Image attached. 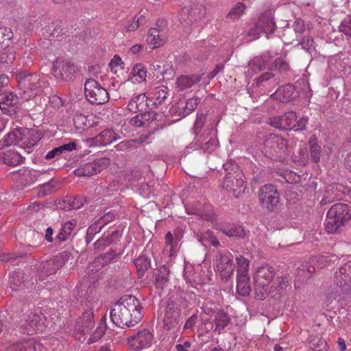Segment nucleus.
Here are the masks:
<instances>
[{
    "label": "nucleus",
    "instance_id": "8fccbe9b",
    "mask_svg": "<svg viewBox=\"0 0 351 351\" xmlns=\"http://www.w3.org/2000/svg\"><path fill=\"white\" fill-rule=\"evenodd\" d=\"M198 237L199 241H200L204 245L207 244H210L214 247H218L220 245V243L217 238L213 235V232L210 230H208L204 235L197 236Z\"/></svg>",
    "mask_w": 351,
    "mask_h": 351
},
{
    "label": "nucleus",
    "instance_id": "412c9836",
    "mask_svg": "<svg viewBox=\"0 0 351 351\" xmlns=\"http://www.w3.org/2000/svg\"><path fill=\"white\" fill-rule=\"evenodd\" d=\"M201 99L198 97H193L186 102L180 101L178 105L172 109L173 113L180 117H184L191 114L199 104Z\"/></svg>",
    "mask_w": 351,
    "mask_h": 351
},
{
    "label": "nucleus",
    "instance_id": "cd10ccee",
    "mask_svg": "<svg viewBox=\"0 0 351 351\" xmlns=\"http://www.w3.org/2000/svg\"><path fill=\"white\" fill-rule=\"evenodd\" d=\"M295 90V86L291 84H288L286 86L278 88L271 97L275 100L287 103L291 100Z\"/></svg>",
    "mask_w": 351,
    "mask_h": 351
},
{
    "label": "nucleus",
    "instance_id": "c9c22d12",
    "mask_svg": "<svg viewBox=\"0 0 351 351\" xmlns=\"http://www.w3.org/2000/svg\"><path fill=\"white\" fill-rule=\"evenodd\" d=\"M237 290L239 295L243 296L248 295L251 292L249 275H237Z\"/></svg>",
    "mask_w": 351,
    "mask_h": 351
},
{
    "label": "nucleus",
    "instance_id": "4c0bfd02",
    "mask_svg": "<svg viewBox=\"0 0 351 351\" xmlns=\"http://www.w3.org/2000/svg\"><path fill=\"white\" fill-rule=\"evenodd\" d=\"M147 70L142 64H135L131 71L130 79L133 83H141L145 81Z\"/></svg>",
    "mask_w": 351,
    "mask_h": 351
},
{
    "label": "nucleus",
    "instance_id": "f03ea898",
    "mask_svg": "<svg viewBox=\"0 0 351 351\" xmlns=\"http://www.w3.org/2000/svg\"><path fill=\"white\" fill-rule=\"evenodd\" d=\"M276 272L274 269L269 265H263L258 268L254 276V283L256 298L263 300L278 287L282 288L285 283L280 278H277L278 286L276 282H274Z\"/></svg>",
    "mask_w": 351,
    "mask_h": 351
},
{
    "label": "nucleus",
    "instance_id": "bb28decb",
    "mask_svg": "<svg viewBox=\"0 0 351 351\" xmlns=\"http://www.w3.org/2000/svg\"><path fill=\"white\" fill-rule=\"evenodd\" d=\"M116 256V252L110 250L108 252L99 255L88 266V269L94 271L99 270L104 265L110 263Z\"/></svg>",
    "mask_w": 351,
    "mask_h": 351
},
{
    "label": "nucleus",
    "instance_id": "bf43d9fd",
    "mask_svg": "<svg viewBox=\"0 0 351 351\" xmlns=\"http://www.w3.org/2000/svg\"><path fill=\"white\" fill-rule=\"evenodd\" d=\"M140 143L138 139H130L123 141L117 145V149L120 151H131L136 148L137 145Z\"/></svg>",
    "mask_w": 351,
    "mask_h": 351
},
{
    "label": "nucleus",
    "instance_id": "f3484780",
    "mask_svg": "<svg viewBox=\"0 0 351 351\" xmlns=\"http://www.w3.org/2000/svg\"><path fill=\"white\" fill-rule=\"evenodd\" d=\"M180 316V304L173 300L168 301L165 309L164 328L167 330L175 329L179 324Z\"/></svg>",
    "mask_w": 351,
    "mask_h": 351
},
{
    "label": "nucleus",
    "instance_id": "c03bdc74",
    "mask_svg": "<svg viewBox=\"0 0 351 351\" xmlns=\"http://www.w3.org/2000/svg\"><path fill=\"white\" fill-rule=\"evenodd\" d=\"M138 274L140 277L143 276L145 271L150 267V260L145 255H141L134 261Z\"/></svg>",
    "mask_w": 351,
    "mask_h": 351
},
{
    "label": "nucleus",
    "instance_id": "49530a36",
    "mask_svg": "<svg viewBox=\"0 0 351 351\" xmlns=\"http://www.w3.org/2000/svg\"><path fill=\"white\" fill-rule=\"evenodd\" d=\"M343 226H344V224L342 222H341V220L339 221L335 217L327 215V220L325 225V229L328 233H335Z\"/></svg>",
    "mask_w": 351,
    "mask_h": 351
},
{
    "label": "nucleus",
    "instance_id": "774afa93",
    "mask_svg": "<svg viewBox=\"0 0 351 351\" xmlns=\"http://www.w3.org/2000/svg\"><path fill=\"white\" fill-rule=\"evenodd\" d=\"M313 44H314L313 39L309 36L304 37L300 42V45H301L302 47L309 52L313 48Z\"/></svg>",
    "mask_w": 351,
    "mask_h": 351
},
{
    "label": "nucleus",
    "instance_id": "0e129e2a",
    "mask_svg": "<svg viewBox=\"0 0 351 351\" xmlns=\"http://www.w3.org/2000/svg\"><path fill=\"white\" fill-rule=\"evenodd\" d=\"M308 121V118L307 117H302L298 120L296 119L295 122L294 128H292V130L295 131H301L304 130L306 128V125Z\"/></svg>",
    "mask_w": 351,
    "mask_h": 351
},
{
    "label": "nucleus",
    "instance_id": "a211bd4d",
    "mask_svg": "<svg viewBox=\"0 0 351 351\" xmlns=\"http://www.w3.org/2000/svg\"><path fill=\"white\" fill-rule=\"evenodd\" d=\"M275 23L271 11H267L261 14L254 27L249 31L250 36H256L261 33L271 34L275 30Z\"/></svg>",
    "mask_w": 351,
    "mask_h": 351
},
{
    "label": "nucleus",
    "instance_id": "052dcab7",
    "mask_svg": "<svg viewBox=\"0 0 351 351\" xmlns=\"http://www.w3.org/2000/svg\"><path fill=\"white\" fill-rule=\"evenodd\" d=\"M30 135L29 139L27 141L22 143L21 146H26L27 147H32L36 145L38 142L41 139V134L36 131L28 132Z\"/></svg>",
    "mask_w": 351,
    "mask_h": 351
},
{
    "label": "nucleus",
    "instance_id": "e433bc0d",
    "mask_svg": "<svg viewBox=\"0 0 351 351\" xmlns=\"http://www.w3.org/2000/svg\"><path fill=\"white\" fill-rule=\"evenodd\" d=\"M169 91L167 86L157 87L154 93V101L152 105L156 108L162 105H166L168 100Z\"/></svg>",
    "mask_w": 351,
    "mask_h": 351
},
{
    "label": "nucleus",
    "instance_id": "aec40b11",
    "mask_svg": "<svg viewBox=\"0 0 351 351\" xmlns=\"http://www.w3.org/2000/svg\"><path fill=\"white\" fill-rule=\"evenodd\" d=\"M297 119L296 112L289 111L283 115L275 116L269 119L268 123L280 130H291L294 128V124Z\"/></svg>",
    "mask_w": 351,
    "mask_h": 351
},
{
    "label": "nucleus",
    "instance_id": "13d9d810",
    "mask_svg": "<svg viewBox=\"0 0 351 351\" xmlns=\"http://www.w3.org/2000/svg\"><path fill=\"white\" fill-rule=\"evenodd\" d=\"M206 120V114L204 113L197 114V117L193 128V134L195 135V137L199 136V133L205 124Z\"/></svg>",
    "mask_w": 351,
    "mask_h": 351
},
{
    "label": "nucleus",
    "instance_id": "473e14b6",
    "mask_svg": "<svg viewBox=\"0 0 351 351\" xmlns=\"http://www.w3.org/2000/svg\"><path fill=\"white\" fill-rule=\"evenodd\" d=\"M201 76L198 74L191 75H181L177 78L176 85L180 90H184L192 87L201 80Z\"/></svg>",
    "mask_w": 351,
    "mask_h": 351
},
{
    "label": "nucleus",
    "instance_id": "f704fd0d",
    "mask_svg": "<svg viewBox=\"0 0 351 351\" xmlns=\"http://www.w3.org/2000/svg\"><path fill=\"white\" fill-rule=\"evenodd\" d=\"M271 56L264 54L261 56L254 57L249 62V69H251L253 73H257L262 71L265 68L267 62L269 61Z\"/></svg>",
    "mask_w": 351,
    "mask_h": 351
},
{
    "label": "nucleus",
    "instance_id": "c85d7f7f",
    "mask_svg": "<svg viewBox=\"0 0 351 351\" xmlns=\"http://www.w3.org/2000/svg\"><path fill=\"white\" fill-rule=\"evenodd\" d=\"M191 209V213L198 215L205 220L211 221L214 219L213 208L210 204H202L199 202H195Z\"/></svg>",
    "mask_w": 351,
    "mask_h": 351
},
{
    "label": "nucleus",
    "instance_id": "2eb2a0df",
    "mask_svg": "<svg viewBox=\"0 0 351 351\" xmlns=\"http://www.w3.org/2000/svg\"><path fill=\"white\" fill-rule=\"evenodd\" d=\"M19 105L20 99L14 93L0 90V109L4 114L15 116Z\"/></svg>",
    "mask_w": 351,
    "mask_h": 351
},
{
    "label": "nucleus",
    "instance_id": "9b49d317",
    "mask_svg": "<svg viewBox=\"0 0 351 351\" xmlns=\"http://www.w3.org/2000/svg\"><path fill=\"white\" fill-rule=\"evenodd\" d=\"M258 198L263 208L273 211L279 204L280 196L274 185L265 184L260 189Z\"/></svg>",
    "mask_w": 351,
    "mask_h": 351
},
{
    "label": "nucleus",
    "instance_id": "4be33fe9",
    "mask_svg": "<svg viewBox=\"0 0 351 351\" xmlns=\"http://www.w3.org/2000/svg\"><path fill=\"white\" fill-rule=\"evenodd\" d=\"M27 131L20 128H14L10 132L1 142L2 147H8L10 145H20L24 142L25 137Z\"/></svg>",
    "mask_w": 351,
    "mask_h": 351
},
{
    "label": "nucleus",
    "instance_id": "a19ab883",
    "mask_svg": "<svg viewBox=\"0 0 351 351\" xmlns=\"http://www.w3.org/2000/svg\"><path fill=\"white\" fill-rule=\"evenodd\" d=\"M1 160L7 165L16 166L22 162L23 157L18 152L10 150L3 154L2 158L0 156Z\"/></svg>",
    "mask_w": 351,
    "mask_h": 351
},
{
    "label": "nucleus",
    "instance_id": "6ab92c4d",
    "mask_svg": "<svg viewBox=\"0 0 351 351\" xmlns=\"http://www.w3.org/2000/svg\"><path fill=\"white\" fill-rule=\"evenodd\" d=\"M110 160L108 158L103 157L92 162L82 165L75 170V173L79 177L91 176L106 169L110 165Z\"/></svg>",
    "mask_w": 351,
    "mask_h": 351
},
{
    "label": "nucleus",
    "instance_id": "1a4fd4ad",
    "mask_svg": "<svg viewBox=\"0 0 351 351\" xmlns=\"http://www.w3.org/2000/svg\"><path fill=\"white\" fill-rule=\"evenodd\" d=\"M215 269L223 280L228 281L234 271L232 254L229 252H219L216 256Z\"/></svg>",
    "mask_w": 351,
    "mask_h": 351
},
{
    "label": "nucleus",
    "instance_id": "423d86ee",
    "mask_svg": "<svg viewBox=\"0 0 351 351\" xmlns=\"http://www.w3.org/2000/svg\"><path fill=\"white\" fill-rule=\"evenodd\" d=\"M263 152L271 160H282L287 156V142L280 136L271 134L265 140Z\"/></svg>",
    "mask_w": 351,
    "mask_h": 351
},
{
    "label": "nucleus",
    "instance_id": "20e7f679",
    "mask_svg": "<svg viewBox=\"0 0 351 351\" xmlns=\"http://www.w3.org/2000/svg\"><path fill=\"white\" fill-rule=\"evenodd\" d=\"M231 171H228L221 184V187L228 192H232L236 197H239L246 189L245 176L237 164H226L223 165L226 171L230 167Z\"/></svg>",
    "mask_w": 351,
    "mask_h": 351
},
{
    "label": "nucleus",
    "instance_id": "680f3d73",
    "mask_svg": "<svg viewBox=\"0 0 351 351\" xmlns=\"http://www.w3.org/2000/svg\"><path fill=\"white\" fill-rule=\"evenodd\" d=\"M104 225L101 223L100 221H98L97 223H95L94 224H92L87 230V239H92V237L97 233L99 232Z\"/></svg>",
    "mask_w": 351,
    "mask_h": 351
},
{
    "label": "nucleus",
    "instance_id": "b1692460",
    "mask_svg": "<svg viewBox=\"0 0 351 351\" xmlns=\"http://www.w3.org/2000/svg\"><path fill=\"white\" fill-rule=\"evenodd\" d=\"M8 351H45L43 345L33 339L10 346Z\"/></svg>",
    "mask_w": 351,
    "mask_h": 351
},
{
    "label": "nucleus",
    "instance_id": "3c124183",
    "mask_svg": "<svg viewBox=\"0 0 351 351\" xmlns=\"http://www.w3.org/2000/svg\"><path fill=\"white\" fill-rule=\"evenodd\" d=\"M220 230L229 237L243 238L245 236V231L241 226H235L231 228H223Z\"/></svg>",
    "mask_w": 351,
    "mask_h": 351
},
{
    "label": "nucleus",
    "instance_id": "de8ad7c7",
    "mask_svg": "<svg viewBox=\"0 0 351 351\" xmlns=\"http://www.w3.org/2000/svg\"><path fill=\"white\" fill-rule=\"evenodd\" d=\"M145 17L143 15H141L139 16H135L132 19L128 21L124 25V29L127 32H132L135 31L138 29V27L145 23Z\"/></svg>",
    "mask_w": 351,
    "mask_h": 351
},
{
    "label": "nucleus",
    "instance_id": "5fc2aeb1",
    "mask_svg": "<svg viewBox=\"0 0 351 351\" xmlns=\"http://www.w3.org/2000/svg\"><path fill=\"white\" fill-rule=\"evenodd\" d=\"M339 29L341 32L346 36V40H351V14L343 19Z\"/></svg>",
    "mask_w": 351,
    "mask_h": 351
},
{
    "label": "nucleus",
    "instance_id": "9d476101",
    "mask_svg": "<svg viewBox=\"0 0 351 351\" xmlns=\"http://www.w3.org/2000/svg\"><path fill=\"white\" fill-rule=\"evenodd\" d=\"M95 326L93 312L91 308L85 311L77 319L75 328L74 336L79 341H84L85 335L91 332Z\"/></svg>",
    "mask_w": 351,
    "mask_h": 351
},
{
    "label": "nucleus",
    "instance_id": "5701e85b",
    "mask_svg": "<svg viewBox=\"0 0 351 351\" xmlns=\"http://www.w3.org/2000/svg\"><path fill=\"white\" fill-rule=\"evenodd\" d=\"M328 216H331L341 220L343 224L351 219L348 206L346 204L338 203L334 204L328 211Z\"/></svg>",
    "mask_w": 351,
    "mask_h": 351
},
{
    "label": "nucleus",
    "instance_id": "09e8293b",
    "mask_svg": "<svg viewBox=\"0 0 351 351\" xmlns=\"http://www.w3.org/2000/svg\"><path fill=\"white\" fill-rule=\"evenodd\" d=\"M23 258V255L21 254L3 253L0 254L1 261L10 263L12 265H18Z\"/></svg>",
    "mask_w": 351,
    "mask_h": 351
},
{
    "label": "nucleus",
    "instance_id": "f257e3e1",
    "mask_svg": "<svg viewBox=\"0 0 351 351\" xmlns=\"http://www.w3.org/2000/svg\"><path fill=\"white\" fill-rule=\"evenodd\" d=\"M142 308L140 301L135 296L125 295L112 306L110 316L115 325L121 328L130 327L142 319Z\"/></svg>",
    "mask_w": 351,
    "mask_h": 351
},
{
    "label": "nucleus",
    "instance_id": "37998d69",
    "mask_svg": "<svg viewBox=\"0 0 351 351\" xmlns=\"http://www.w3.org/2000/svg\"><path fill=\"white\" fill-rule=\"evenodd\" d=\"M75 149V144L74 143H70L64 144L53 149L52 150L47 152L45 156L47 160L54 158L55 157L61 155L66 152H71Z\"/></svg>",
    "mask_w": 351,
    "mask_h": 351
},
{
    "label": "nucleus",
    "instance_id": "79ce46f5",
    "mask_svg": "<svg viewBox=\"0 0 351 351\" xmlns=\"http://www.w3.org/2000/svg\"><path fill=\"white\" fill-rule=\"evenodd\" d=\"M206 15V7L202 4L193 5L188 13V19L193 21H199L204 18Z\"/></svg>",
    "mask_w": 351,
    "mask_h": 351
},
{
    "label": "nucleus",
    "instance_id": "f8f14e48",
    "mask_svg": "<svg viewBox=\"0 0 351 351\" xmlns=\"http://www.w3.org/2000/svg\"><path fill=\"white\" fill-rule=\"evenodd\" d=\"M210 127L194 138L199 143V148L208 153L213 152L219 145L217 138V130L213 124Z\"/></svg>",
    "mask_w": 351,
    "mask_h": 351
},
{
    "label": "nucleus",
    "instance_id": "4468645a",
    "mask_svg": "<svg viewBox=\"0 0 351 351\" xmlns=\"http://www.w3.org/2000/svg\"><path fill=\"white\" fill-rule=\"evenodd\" d=\"M154 341V335L149 329L143 328L128 338V345L134 350L149 348Z\"/></svg>",
    "mask_w": 351,
    "mask_h": 351
},
{
    "label": "nucleus",
    "instance_id": "ea45409f",
    "mask_svg": "<svg viewBox=\"0 0 351 351\" xmlns=\"http://www.w3.org/2000/svg\"><path fill=\"white\" fill-rule=\"evenodd\" d=\"M169 281V268L162 265L159 267L156 274L155 284L158 288L163 289Z\"/></svg>",
    "mask_w": 351,
    "mask_h": 351
},
{
    "label": "nucleus",
    "instance_id": "4d7b16f0",
    "mask_svg": "<svg viewBox=\"0 0 351 351\" xmlns=\"http://www.w3.org/2000/svg\"><path fill=\"white\" fill-rule=\"evenodd\" d=\"M245 10V5L242 3H238L227 14L226 18L232 21L239 19Z\"/></svg>",
    "mask_w": 351,
    "mask_h": 351
},
{
    "label": "nucleus",
    "instance_id": "7ed1b4c3",
    "mask_svg": "<svg viewBox=\"0 0 351 351\" xmlns=\"http://www.w3.org/2000/svg\"><path fill=\"white\" fill-rule=\"evenodd\" d=\"M16 80L23 99L28 101L43 91L42 82L34 73L20 71L16 73Z\"/></svg>",
    "mask_w": 351,
    "mask_h": 351
},
{
    "label": "nucleus",
    "instance_id": "2f4dec72",
    "mask_svg": "<svg viewBox=\"0 0 351 351\" xmlns=\"http://www.w3.org/2000/svg\"><path fill=\"white\" fill-rule=\"evenodd\" d=\"M165 41V36L162 32L156 28H151L147 35V43L152 48L160 47Z\"/></svg>",
    "mask_w": 351,
    "mask_h": 351
},
{
    "label": "nucleus",
    "instance_id": "0eeeda50",
    "mask_svg": "<svg viewBox=\"0 0 351 351\" xmlns=\"http://www.w3.org/2000/svg\"><path fill=\"white\" fill-rule=\"evenodd\" d=\"M46 316L40 311L32 312L21 318L19 328L23 334L32 335L38 332H43L46 327Z\"/></svg>",
    "mask_w": 351,
    "mask_h": 351
},
{
    "label": "nucleus",
    "instance_id": "864d4df0",
    "mask_svg": "<svg viewBox=\"0 0 351 351\" xmlns=\"http://www.w3.org/2000/svg\"><path fill=\"white\" fill-rule=\"evenodd\" d=\"M236 262L237 264V275H249V261L243 256H239L236 257Z\"/></svg>",
    "mask_w": 351,
    "mask_h": 351
},
{
    "label": "nucleus",
    "instance_id": "6e6552de",
    "mask_svg": "<svg viewBox=\"0 0 351 351\" xmlns=\"http://www.w3.org/2000/svg\"><path fill=\"white\" fill-rule=\"evenodd\" d=\"M84 93L87 100L93 104H104L110 99L108 90L94 79H88L86 81Z\"/></svg>",
    "mask_w": 351,
    "mask_h": 351
},
{
    "label": "nucleus",
    "instance_id": "39448f33",
    "mask_svg": "<svg viewBox=\"0 0 351 351\" xmlns=\"http://www.w3.org/2000/svg\"><path fill=\"white\" fill-rule=\"evenodd\" d=\"M334 282L338 287L335 291L328 293L327 299L331 302L332 299L339 300L341 294L348 291L347 287L351 284V260L341 264L334 274Z\"/></svg>",
    "mask_w": 351,
    "mask_h": 351
},
{
    "label": "nucleus",
    "instance_id": "393cba45",
    "mask_svg": "<svg viewBox=\"0 0 351 351\" xmlns=\"http://www.w3.org/2000/svg\"><path fill=\"white\" fill-rule=\"evenodd\" d=\"M86 202L84 196H66L60 202V208L65 210H77L82 208Z\"/></svg>",
    "mask_w": 351,
    "mask_h": 351
},
{
    "label": "nucleus",
    "instance_id": "69168bd1",
    "mask_svg": "<svg viewBox=\"0 0 351 351\" xmlns=\"http://www.w3.org/2000/svg\"><path fill=\"white\" fill-rule=\"evenodd\" d=\"M113 241L110 240V238L108 237H102L99 239H98L95 243V247L97 250H104L106 246L110 245V243H112Z\"/></svg>",
    "mask_w": 351,
    "mask_h": 351
},
{
    "label": "nucleus",
    "instance_id": "a18cd8bd",
    "mask_svg": "<svg viewBox=\"0 0 351 351\" xmlns=\"http://www.w3.org/2000/svg\"><path fill=\"white\" fill-rule=\"evenodd\" d=\"M14 34L10 28L7 27H0V43L1 49H5L9 47Z\"/></svg>",
    "mask_w": 351,
    "mask_h": 351
},
{
    "label": "nucleus",
    "instance_id": "338daca9",
    "mask_svg": "<svg viewBox=\"0 0 351 351\" xmlns=\"http://www.w3.org/2000/svg\"><path fill=\"white\" fill-rule=\"evenodd\" d=\"M198 320V316L195 314L191 315L189 318H188L185 322V324L183 327L184 331H186L189 330H191L194 326L197 324Z\"/></svg>",
    "mask_w": 351,
    "mask_h": 351
},
{
    "label": "nucleus",
    "instance_id": "603ef678",
    "mask_svg": "<svg viewBox=\"0 0 351 351\" xmlns=\"http://www.w3.org/2000/svg\"><path fill=\"white\" fill-rule=\"evenodd\" d=\"M311 160L317 163L320 160L321 147L316 143L315 140H309Z\"/></svg>",
    "mask_w": 351,
    "mask_h": 351
},
{
    "label": "nucleus",
    "instance_id": "58836bf2",
    "mask_svg": "<svg viewBox=\"0 0 351 351\" xmlns=\"http://www.w3.org/2000/svg\"><path fill=\"white\" fill-rule=\"evenodd\" d=\"M76 226L75 220L68 221L65 222L61 227L59 233L56 237L60 242H64L66 241L71 235L74 227Z\"/></svg>",
    "mask_w": 351,
    "mask_h": 351
},
{
    "label": "nucleus",
    "instance_id": "a878e982",
    "mask_svg": "<svg viewBox=\"0 0 351 351\" xmlns=\"http://www.w3.org/2000/svg\"><path fill=\"white\" fill-rule=\"evenodd\" d=\"M147 100L148 98L145 94H140L129 101L127 108L130 112L134 113L145 112L149 109Z\"/></svg>",
    "mask_w": 351,
    "mask_h": 351
},
{
    "label": "nucleus",
    "instance_id": "c756f323",
    "mask_svg": "<svg viewBox=\"0 0 351 351\" xmlns=\"http://www.w3.org/2000/svg\"><path fill=\"white\" fill-rule=\"evenodd\" d=\"M119 138L112 130L107 129L100 132L95 138V143L99 146H105L110 144Z\"/></svg>",
    "mask_w": 351,
    "mask_h": 351
},
{
    "label": "nucleus",
    "instance_id": "ddd939ff",
    "mask_svg": "<svg viewBox=\"0 0 351 351\" xmlns=\"http://www.w3.org/2000/svg\"><path fill=\"white\" fill-rule=\"evenodd\" d=\"M70 256L69 252L64 251L53 258L42 262L39 267L41 274L45 276L55 274L57 270L64 265Z\"/></svg>",
    "mask_w": 351,
    "mask_h": 351
},
{
    "label": "nucleus",
    "instance_id": "6e6d98bb",
    "mask_svg": "<svg viewBox=\"0 0 351 351\" xmlns=\"http://www.w3.org/2000/svg\"><path fill=\"white\" fill-rule=\"evenodd\" d=\"M271 71H278L280 73H284L289 71V65L282 58H276L269 68Z\"/></svg>",
    "mask_w": 351,
    "mask_h": 351
},
{
    "label": "nucleus",
    "instance_id": "72a5a7b5",
    "mask_svg": "<svg viewBox=\"0 0 351 351\" xmlns=\"http://www.w3.org/2000/svg\"><path fill=\"white\" fill-rule=\"evenodd\" d=\"M27 276L23 271H14L10 274V286L14 291H18L23 287Z\"/></svg>",
    "mask_w": 351,
    "mask_h": 351
},
{
    "label": "nucleus",
    "instance_id": "e2e57ef3",
    "mask_svg": "<svg viewBox=\"0 0 351 351\" xmlns=\"http://www.w3.org/2000/svg\"><path fill=\"white\" fill-rule=\"evenodd\" d=\"M105 332V327L101 326H98L94 333L90 337L88 340V343H92L99 339Z\"/></svg>",
    "mask_w": 351,
    "mask_h": 351
},
{
    "label": "nucleus",
    "instance_id": "dca6fc26",
    "mask_svg": "<svg viewBox=\"0 0 351 351\" xmlns=\"http://www.w3.org/2000/svg\"><path fill=\"white\" fill-rule=\"evenodd\" d=\"M77 67L71 62L57 59L53 62V75L65 81L75 79Z\"/></svg>",
    "mask_w": 351,
    "mask_h": 351
},
{
    "label": "nucleus",
    "instance_id": "7c9ffc66",
    "mask_svg": "<svg viewBox=\"0 0 351 351\" xmlns=\"http://www.w3.org/2000/svg\"><path fill=\"white\" fill-rule=\"evenodd\" d=\"M230 322V317L225 311L222 310H219L215 313V330L217 331L218 333H221L223 331L224 328L228 326Z\"/></svg>",
    "mask_w": 351,
    "mask_h": 351
}]
</instances>
